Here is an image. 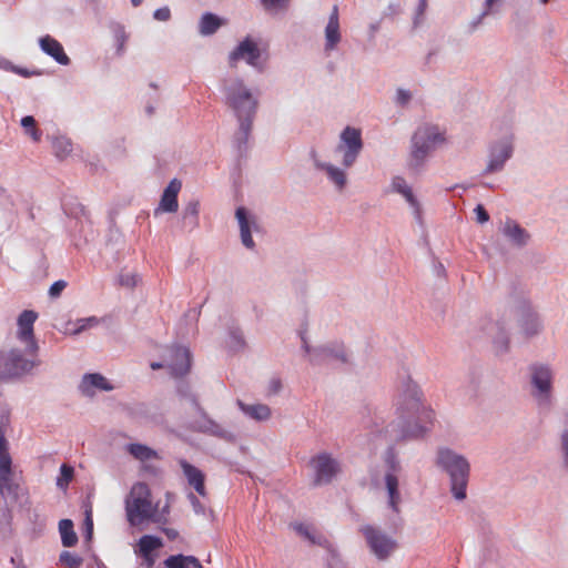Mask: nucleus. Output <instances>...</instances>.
<instances>
[{
	"mask_svg": "<svg viewBox=\"0 0 568 568\" xmlns=\"http://www.w3.org/2000/svg\"><path fill=\"white\" fill-rule=\"evenodd\" d=\"M422 395L420 388L409 376L402 382L399 415L390 424L392 432L397 433V443L423 438L428 432L424 424L433 423L434 412L423 405Z\"/></svg>",
	"mask_w": 568,
	"mask_h": 568,
	"instance_id": "1",
	"label": "nucleus"
},
{
	"mask_svg": "<svg viewBox=\"0 0 568 568\" xmlns=\"http://www.w3.org/2000/svg\"><path fill=\"white\" fill-rule=\"evenodd\" d=\"M436 465L448 475L453 497L458 501L466 499L470 475L467 458L452 448L440 447L437 450Z\"/></svg>",
	"mask_w": 568,
	"mask_h": 568,
	"instance_id": "2",
	"label": "nucleus"
},
{
	"mask_svg": "<svg viewBox=\"0 0 568 568\" xmlns=\"http://www.w3.org/2000/svg\"><path fill=\"white\" fill-rule=\"evenodd\" d=\"M224 103L234 113L237 121L254 120L258 109V100L241 78L224 79L221 83Z\"/></svg>",
	"mask_w": 568,
	"mask_h": 568,
	"instance_id": "3",
	"label": "nucleus"
},
{
	"mask_svg": "<svg viewBox=\"0 0 568 568\" xmlns=\"http://www.w3.org/2000/svg\"><path fill=\"white\" fill-rule=\"evenodd\" d=\"M176 394L181 399H187L200 416V419L194 420L191 425V428L194 432L216 437L230 444L236 443V434L225 429L209 416L199 403L196 395L192 392L191 385L186 381L181 378L176 383Z\"/></svg>",
	"mask_w": 568,
	"mask_h": 568,
	"instance_id": "4",
	"label": "nucleus"
},
{
	"mask_svg": "<svg viewBox=\"0 0 568 568\" xmlns=\"http://www.w3.org/2000/svg\"><path fill=\"white\" fill-rule=\"evenodd\" d=\"M444 141L445 136L436 125L418 126L410 139L408 170L415 174L422 172L429 154Z\"/></svg>",
	"mask_w": 568,
	"mask_h": 568,
	"instance_id": "5",
	"label": "nucleus"
},
{
	"mask_svg": "<svg viewBox=\"0 0 568 568\" xmlns=\"http://www.w3.org/2000/svg\"><path fill=\"white\" fill-rule=\"evenodd\" d=\"M131 494H136V496L132 500L125 499V515L130 526L135 527L152 517V508L154 506L150 498L151 490L146 483H136Z\"/></svg>",
	"mask_w": 568,
	"mask_h": 568,
	"instance_id": "6",
	"label": "nucleus"
},
{
	"mask_svg": "<svg viewBox=\"0 0 568 568\" xmlns=\"http://www.w3.org/2000/svg\"><path fill=\"white\" fill-rule=\"evenodd\" d=\"M513 292L510 297L515 302V314L517 316V324L526 338H531L542 331V322L537 312L534 311L529 301L520 295H517V285L513 283Z\"/></svg>",
	"mask_w": 568,
	"mask_h": 568,
	"instance_id": "7",
	"label": "nucleus"
},
{
	"mask_svg": "<svg viewBox=\"0 0 568 568\" xmlns=\"http://www.w3.org/2000/svg\"><path fill=\"white\" fill-rule=\"evenodd\" d=\"M531 395L540 407H549L552 393V372L546 364L534 363L529 366Z\"/></svg>",
	"mask_w": 568,
	"mask_h": 568,
	"instance_id": "8",
	"label": "nucleus"
},
{
	"mask_svg": "<svg viewBox=\"0 0 568 568\" xmlns=\"http://www.w3.org/2000/svg\"><path fill=\"white\" fill-rule=\"evenodd\" d=\"M363 148L364 142L362 131L357 128L347 125L339 134V141L335 148V153L343 154L342 165L348 169L354 165Z\"/></svg>",
	"mask_w": 568,
	"mask_h": 568,
	"instance_id": "9",
	"label": "nucleus"
},
{
	"mask_svg": "<svg viewBox=\"0 0 568 568\" xmlns=\"http://www.w3.org/2000/svg\"><path fill=\"white\" fill-rule=\"evenodd\" d=\"M34 363L24 357L18 348L8 352H0V379L19 378L29 373Z\"/></svg>",
	"mask_w": 568,
	"mask_h": 568,
	"instance_id": "10",
	"label": "nucleus"
},
{
	"mask_svg": "<svg viewBox=\"0 0 568 568\" xmlns=\"http://www.w3.org/2000/svg\"><path fill=\"white\" fill-rule=\"evenodd\" d=\"M163 358L171 376L175 378H182L191 371L192 353L186 346L176 343L165 346Z\"/></svg>",
	"mask_w": 568,
	"mask_h": 568,
	"instance_id": "11",
	"label": "nucleus"
},
{
	"mask_svg": "<svg viewBox=\"0 0 568 568\" xmlns=\"http://www.w3.org/2000/svg\"><path fill=\"white\" fill-rule=\"evenodd\" d=\"M361 532L365 537L372 554H374L378 560L388 559L392 552L398 547L395 539L372 525L363 526Z\"/></svg>",
	"mask_w": 568,
	"mask_h": 568,
	"instance_id": "12",
	"label": "nucleus"
},
{
	"mask_svg": "<svg viewBox=\"0 0 568 568\" xmlns=\"http://www.w3.org/2000/svg\"><path fill=\"white\" fill-rule=\"evenodd\" d=\"M513 141L514 136L509 134L489 145L488 162L481 175H488L504 170L506 162L514 154Z\"/></svg>",
	"mask_w": 568,
	"mask_h": 568,
	"instance_id": "13",
	"label": "nucleus"
},
{
	"mask_svg": "<svg viewBox=\"0 0 568 568\" xmlns=\"http://www.w3.org/2000/svg\"><path fill=\"white\" fill-rule=\"evenodd\" d=\"M311 464L315 470L314 486L328 485L341 473L339 462L326 452L313 456Z\"/></svg>",
	"mask_w": 568,
	"mask_h": 568,
	"instance_id": "14",
	"label": "nucleus"
},
{
	"mask_svg": "<svg viewBox=\"0 0 568 568\" xmlns=\"http://www.w3.org/2000/svg\"><path fill=\"white\" fill-rule=\"evenodd\" d=\"M261 49L257 42L251 37L246 36L229 53V62L233 65L240 60H244L248 65L263 72V65L260 62Z\"/></svg>",
	"mask_w": 568,
	"mask_h": 568,
	"instance_id": "15",
	"label": "nucleus"
},
{
	"mask_svg": "<svg viewBox=\"0 0 568 568\" xmlns=\"http://www.w3.org/2000/svg\"><path fill=\"white\" fill-rule=\"evenodd\" d=\"M331 361L351 364L349 354L343 342L332 341L315 346L314 356L311 359L313 366H322Z\"/></svg>",
	"mask_w": 568,
	"mask_h": 568,
	"instance_id": "16",
	"label": "nucleus"
},
{
	"mask_svg": "<svg viewBox=\"0 0 568 568\" xmlns=\"http://www.w3.org/2000/svg\"><path fill=\"white\" fill-rule=\"evenodd\" d=\"M235 219L240 227V237L243 246L250 251H254L256 244L253 240L252 232H258L260 225L257 217L245 206H237L235 210Z\"/></svg>",
	"mask_w": 568,
	"mask_h": 568,
	"instance_id": "17",
	"label": "nucleus"
},
{
	"mask_svg": "<svg viewBox=\"0 0 568 568\" xmlns=\"http://www.w3.org/2000/svg\"><path fill=\"white\" fill-rule=\"evenodd\" d=\"M38 318V313L32 310H24L20 313L17 320L18 325V338L21 342L27 343V351L36 353L38 351V344L34 338L33 325Z\"/></svg>",
	"mask_w": 568,
	"mask_h": 568,
	"instance_id": "18",
	"label": "nucleus"
},
{
	"mask_svg": "<svg viewBox=\"0 0 568 568\" xmlns=\"http://www.w3.org/2000/svg\"><path fill=\"white\" fill-rule=\"evenodd\" d=\"M182 187V183L178 179H172L166 187L164 189L159 205L154 210V215L158 216L160 213H175L179 209V192Z\"/></svg>",
	"mask_w": 568,
	"mask_h": 568,
	"instance_id": "19",
	"label": "nucleus"
},
{
	"mask_svg": "<svg viewBox=\"0 0 568 568\" xmlns=\"http://www.w3.org/2000/svg\"><path fill=\"white\" fill-rule=\"evenodd\" d=\"M78 388L82 395L92 397L95 393L94 389L111 392L114 389V386L100 373H85Z\"/></svg>",
	"mask_w": 568,
	"mask_h": 568,
	"instance_id": "20",
	"label": "nucleus"
},
{
	"mask_svg": "<svg viewBox=\"0 0 568 568\" xmlns=\"http://www.w3.org/2000/svg\"><path fill=\"white\" fill-rule=\"evenodd\" d=\"M294 530L305 538L311 545L324 548L333 559H338L337 548L322 534H316L303 523L293 525Z\"/></svg>",
	"mask_w": 568,
	"mask_h": 568,
	"instance_id": "21",
	"label": "nucleus"
},
{
	"mask_svg": "<svg viewBox=\"0 0 568 568\" xmlns=\"http://www.w3.org/2000/svg\"><path fill=\"white\" fill-rule=\"evenodd\" d=\"M501 233L508 240V242L517 248L525 247L530 240V234L528 231L524 229L517 221L510 217L505 220L501 227Z\"/></svg>",
	"mask_w": 568,
	"mask_h": 568,
	"instance_id": "22",
	"label": "nucleus"
},
{
	"mask_svg": "<svg viewBox=\"0 0 568 568\" xmlns=\"http://www.w3.org/2000/svg\"><path fill=\"white\" fill-rule=\"evenodd\" d=\"M39 45L42 52L51 57L57 63L61 65H69L71 63L62 44L53 37L45 34L39 38Z\"/></svg>",
	"mask_w": 568,
	"mask_h": 568,
	"instance_id": "23",
	"label": "nucleus"
},
{
	"mask_svg": "<svg viewBox=\"0 0 568 568\" xmlns=\"http://www.w3.org/2000/svg\"><path fill=\"white\" fill-rule=\"evenodd\" d=\"M179 464L187 479L189 485L192 486L200 496H205L206 490L204 473L196 466L189 463L186 459H180Z\"/></svg>",
	"mask_w": 568,
	"mask_h": 568,
	"instance_id": "24",
	"label": "nucleus"
},
{
	"mask_svg": "<svg viewBox=\"0 0 568 568\" xmlns=\"http://www.w3.org/2000/svg\"><path fill=\"white\" fill-rule=\"evenodd\" d=\"M237 122L239 128L233 136V146L236 150L237 158L242 159L246 156L248 150V139L252 133L254 120H242Z\"/></svg>",
	"mask_w": 568,
	"mask_h": 568,
	"instance_id": "25",
	"label": "nucleus"
},
{
	"mask_svg": "<svg viewBox=\"0 0 568 568\" xmlns=\"http://www.w3.org/2000/svg\"><path fill=\"white\" fill-rule=\"evenodd\" d=\"M341 38L338 7L334 4L325 27V51L334 50L339 43Z\"/></svg>",
	"mask_w": 568,
	"mask_h": 568,
	"instance_id": "26",
	"label": "nucleus"
},
{
	"mask_svg": "<svg viewBox=\"0 0 568 568\" xmlns=\"http://www.w3.org/2000/svg\"><path fill=\"white\" fill-rule=\"evenodd\" d=\"M224 24H226V19L216 13L206 11L200 18L199 33L203 37L213 36Z\"/></svg>",
	"mask_w": 568,
	"mask_h": 568,
	"instance_id": "27",
	"label": "nucleus"
},
{
	"mask_svg": "<svg viewBox=\"0 0 568 568\" xmlns=\"http://www.w3.org/2000/svg\"><path fill=\"white\" fill-rule=\"evenodd\" d=\"M316 169L320 171H325L328 180L335 184L338 191L344 190L347 184V178L344 170L337 168L331 163L316 161Z\"/></svg>",
	"mask_w": 568,
	"mask_h": 568,
	"instance_id": "28",
	"label": "nucleus"
},
{
	"mask_svg": "<svg viewBox=\"0 0 568 568\" xmlns=\"http://www.w3.org/2000/svg\"><path fill=\"white\" fill-rule=\"evenodd\" d=\"M164 568H203L199 558L193 555H170L163 561Z\"/></svg>",
	"mask_w": 568,
	"mask_h": 568,
	"instance_id": "29",
	"label": "nucleus"
},
{
	"mask_svg": "<svg viewBox=\"0 0 568 568\" xmlns=\"http://www.w3.org/2000/svg\"><path fill=\"white\" fill-rule=\"evenodd\" d=\"M385 486L388 497V506L395 513L398 515L400 513L399 510V503H400V493H399V481L398 477H393L392 475H385Z\"/></svg>",
	"mask_w": 568,
	"mask_h": 568,
	"instance_id": "30",
	"label": "nucleus"
},
{
	"mask_svg": "<svg viewBox=\"0 0 568 568\" xmlns=\"http://www.w3.org/2000/svg\"><path fill=\"white\" fill-rule=\"evenodd\" d=\"M246 347V341L242 329L236 325L227 327V339L226 348L231 354H236L244 351Z\"/></svg>",
	"mask_w": 568,
	"mask_h": 568,
	"instance_id": "31",
	"label": "nucleus"
},
{
	"mask_svg": "<svg viewBox=\"0 0 568 568\" xmlns=\"http://www.w3.org/2000/svg\"><path fill=\"white\" fill-rule=\"evenodd\" d=\"M200 201L192 199L182 210V223L184 227L194 230L199 226Z\"/></svg>",
	"mask_w": 568,
	"mask_h": 568,
	"instance_id": "32",
	"label": "nucleus"
},
{
	"mask_svg": "<svg viewBox=\"0 0 568 568\" xmlns=\"http://www.w3.org/2000/svg\"><path fill=\"white\" fill-rule=\"evenodd\" d=\"M59 534L61 537V544L65 548L74 547L78 541V535L74 530V524L69 518H63L59 521Z\"/></svg>",
	"mask_w": 568,
	"mask_h": 568,
	"instance_id": "33",
	"label": "nucleus"
},
{
	"mask_svg": "<svg viewBox=\"0 0 568 568\" xmlns=\"http://www.w3.org/2000/svg\"><path fill=\"white\" fill-rule=\"evenodd\" d=\"M237 405L246 416L257 422L267 420L271 416V408L265 404L250 405L239 399Z\"/></svg>",
	"mask_w": 568,
	"mask_h": 568,
	"instance_id": "34",
	"label": "nucleus"
},
{
	"mask_svg": "<svg viewBox=\"0 0 568 568\" xmlns=\"http://www.w3.org/2000/svg\"><path fill=\"white\" fill-rule=\"evenodd\" d=\"M164 545L163 539L155 535H143L138 541L136 555L156 554Z\"/></svg>",
	"mask_w": 568,
	"mask_h": 568,
	"instance_id": "35",
	"label": "nucleus"
},
{
	"mask_svg": "<svg viewBox=\"0 0 568 568\" xmlns=\"http://www.w3.org/2000/svg\"><path fill=\"white\" fill-rule=\"evenodd\" d=\"M393 190L399 194H402L405 200L408 202L410 206L416 210V213L419 215V202L413 190L409 185H407L406 181L402 176H395L392 182Z\"/></svg>",
	"mask_w": 568,
	"mask_h": 568,
	"instance_id": "36",
	"label": "nucleus"
},
{
	"mask_svg": "<svg viewBox=\"0 0 568 568\" xmlns=\"http://www.w3.org/2000/svg\"><path fill=\"white\" fill-rule=\"evenodd\" d=\"M6 476H12V458L6 436L0 435V477L2 481H6Z\"/></svg>",
	"mask_w": 568,
	"mask_h": 568,
	"instance_id": "37",
	"label": "nucleus"
},
{
	"mask_svg": "<svg viewBox=\"0 0 568 568\" xmlns=\"http://www.w3.org/2000/svg\"><path fill=\"white\" fill-rule=\"evenodd\" d=\"M105 250L110 251L115 258H118L119 254L124 250L123 235L115 225H112L109 229L105 241Z\"/></svg>",
	"mask_w": 568,
	"mask_h": 568,
	"instance_id": "38",
	"label": "nucleus"
},
{
	"mask_svg": "<svg viewBox=\"0 0 568 568\" xmlns=\"http://www.w3.org/2000/svg\"><path fill=\"white\" fill-rule=\"evenodd\" d=\"M128 452L131 456H133L135 459L145 462L152 458L158 457L156 450L152 449L151 447L140 444V443H131L128 445Z\"/></svg>",
	"mask_w": 568,
	"mask_h": 568,
	"instance_id": "39",
	"label": "nucleus"
},
{
	"mask_svg": "<svg viewBox=\"0 0 568 568\" xmlns=\"http://www.w3.org/2000/svg\"><path fill=\"white\" fill-rule=\"evenodd\" d=\"M110 29L113 33V37H114V40H115V44H116V54L120 57L124 53V50H125V42L128 41V33L125 32V28L122 23L120 22H111L110 23Z\"/></svg>",
	"mask_w": 568,
	"mask_h": 568,
	"instance_id": "40",
	"label": "nucleus"
},
{
	"mask_svg": "<svg viewBox=\"0 0 568 568\" xmlns=\"http://www.w3.org/2000/svg\"><path fill=\"white\" fill-rule=\"evenodd\" d=\"M52 149L54 155L63 160L72 152V142L67 136H55L52 139Z\"/></svg>",
	"mask_w": 568,
	"mask_h": 568,
	"instance_id": "41",
	"label": "nucleus"
},
{
	"mask_svg": "<svg viewBox=\"0 0 568 568\" xmlns=\"http://www.w3.org/2000/svg\"><path fill=\"white\" fill-rule=\"evenodd\" d=\"M74 477V467L70 464L63 463L60 466L59 475L55 480V485L59 489L65 491L73 480Z\"/></svg>",
	"mask_w": 568,
	"mask_h": 568,
	"instance_id": "42",
	"label": "nucleus"
},
{
	"mask_svg": "<svg viewBox=\"0 0 568 568\" xmlns=\"http://www.w3.org/2000/svg\"><path fill=\"white\" fill-rule=\"evenodd\" d=\"M385 464L387 467L385 475H392L393 477H398L397 474L400 470V463L397 457V453L394 446H388L385 452Z\"/></svg>",
	"mask_w": 568,
	"mask_h": 568,
	"instance_id": "43",
	"label": "nucleus"
},
{
	"mask_svg": "<svg viewBox=\"0 0 568 568\" xmlns=\"http://www.w3.org/2000/svg\"><path fill=\"white\" fill-rule=\"evenodd\" d=\"M99 323V320L95 316L79 318L75 322H68L67 331H69L72 335H79L80 333L84 332L85 329L97 325Z\"/></svg>",
	"mask_w": 568,
	"mask_h": 568,
	"instance_id": "44",
	"label": "nucleus"
},
{
	"mask_svg": "<svg viewBox=\"0 0 568 568\" xmlns=\"http://www.w3.org/2000/svg\"><path fill=\"white\" fill-rule=\"evenodd\" d=\"M93 515H92V507L88 506L84 510V518H83V542L90 545L93 540Z\"/></svg>",
	"mask_w": 568,
	"mask_h": 568,
	"instance_id": "45",
	"label": "nucleus"
},
{
	"mask_svg": "<svg viewBox=\"0 0 568 568\" xmlns=\"http://www.w3.org/2000/svg\"><path fill=\"white\" fill-rule=\"evenodd\" d=\"M497 333L494 336V345L500 353H506L509 348V336L500 323H496Z\"/></svg>",
	"mask_w": 568,
	"mask_h": 568,
	"instance_id": "46",
	"label": "nucleus"
},
{
	"mask_svg": "<svg viewBox=\"0 0 568 568\" xmlns=\"http://www.w3.org/2000/svg\"><path fill=\"white\" fill-rule=\"evenodd\" d=\"M61 205H62V209L65 212V214L72 216L77 220L81 216L87 217L85 206L82 205L81 203L71 204L67 199H64V200H62Z\"/></svg>",
	"mask_w": 568,
	"mask_h": 568,
	"instance_id": "47",
	"label": "nucleus"
},
{
	"mask_svg": "<svg viewBox=\"0 0 568 568\" xmlns=\"http://www.w3.org/2000/svg\"><path fill=\"white\" fill-rule=\"evenodd\" d=\"M59 561L62 565L68 566L69 568H78L82 565V557L74 555L68 550H63L59 556Z\"/></svg>",
	"mask_w": 568,
	"mask_h": 568,
	"instance_id": "48",
	"label": "nucleus"
},
{
	"mask_svg": "<svg viewBox=\"0 0 568 568\" xmlns=\"http://www.w3.org/2000/svg\"><path fill=\"white\" fill-rule=\"evenodd\" d=\"M11 511L8 508L0 510V534L3 538L10 535L11 532Z\"/></svg>",
	"mask_w": 568,
	"mask_h": 568,
	"instance_id": "49",
	"label": "nucleus"
},
{
	"mask_svg": "<svg viewBox=\"0 0 568 568\" xmlns=\"http://www.w3.org/2000/svg\"><path fill=\"white\" fill-rule=\"evenodd\" d=\"M560 448L562 453V467L568 471V422L560 435Z\"/></svg>",
	"mask_w": 568,
	"mask_h": 568,
	"instance_id": "50",
	"label": "nucleus"
},
{
	"mask_svg": "<svg viewBox=\"0 0 568 568\" xmlns=\"http://www.w3.org/2000/svg\"><path fill=\"white\" fill-rule=\"evenodd\" d=\"M403 9L399 2H390L383 11L381 19H395L402 13Z\"/></svg>",
	"mask_w": 568,
	"mask_h": 568,
	"instance_id": "51",
	"label": "nucleus"
},
{
	"mask_svg": "<svg viewBox=\"0 0 568 568\" xmlns=\"http://www.w3.org/2000/svg\"><path fill=\"white\" fill-rule=\"evenodd\" d=\"M427 0H418V3H417V7H416V10H415V14H414V18H413V28L416 29L419 27V24L422 23L423 21V16L427 9Z\"/></svg>",
	"mask_w": 568,
	"mask_h": 568,
	"instance_id": "52",
	"label": "nucleus"
},
{
	"mask_svg": "<svg viewBox=\"0 0 568 568\" xmlns=\"http://www.w3.org/2000/svg\"><path fill=\"white\" fill-rule=\"evenodd\" d=\"M68 283L64 280H58L53 282L48 291V294L51 298H58L62 294L63 290L67 287Z\"/></svg>",
	"mask_w": 568,
	"mask_h": 568,
	"instance_id": "53",
	"label": "nucleus"
},
{
	"mask_svg": "<svg viewBox=\"0 0 568 568\" xmlns=\"http://www.w3.org/2000/svg\"><path fill=\"white\" fill-rule=\"evenodd\" d=\"M412 100V93L405 89H397L395 103L402 108L406 106Z\"/></svg>",
	"mask_w": 568,
	"mask_h": 568,
	"instance_id": "54",
	"label": "nucleus"
},
{
	"mask_svg": "<svg viewBox=\"0 0 568 568\" xmlns=\"http://www.w3.org/2000/svg\"><path fill=\"white\" fill-rule=\"evenodd\" d=\"M261 2L266 10L286 9L288 7V0H261Z\"/></svg>",
	"mask_w": 568,
	"mask_h": 568,
	"instance_id": "55",
	"label": "nucleus"
},
{
	"mask_svg": "<svg viewBox=\"0 0 568 568\" xmlns=\"http://www.w3.org/2000/svg\"><path fill=\"white\" fill-rule=\"evenodd\" d=\"M474 212L476 214V221L479 224H485L490 219L489 213L487 212L483 204H477L476 207L474 209Z\"/></svg>",
	"mask_w": 568,
	"mask_h": 568,
	"instance_id": "56",
	"label": "nucleus"
},
{
	"mask_svg": "<svg viewBox=\"0 0 568 568\" xmlns=\"http://www.w3.org/2000/svg\"><path fill=\"white\" fill-rule=\"evenodd\" d=\"M12 73H16L22 78H30L33 75H41L42 71L41 70H29L24 67H19V65L14 64V70Z\"/></svg>",
	"mask_w": 568,
	"mask_h": 568,
	"instance_id": "57",
	"label": "nucleus"
},
{
	"mask_svg": "<svg viewBox=\"0 0 568 568\" xmlns=\"http://www.w3.org/2000/svg\"><path fill=\"white\" fill-rule=\"evenodd\" d=\"M171 18V10L169 7H161L154 10L153 19L158 21H169Z\"/></svg>",
	"mask_w": 568,
	"mask_h": 568,
	"instance_id": "58",
	"label": "nucleus"
},
{
	"mask_svg": "<svg viewBox=\"0 0 568 568\" xmlns=\"http://www.w3.org/2000/svg\"><path fill=\"white\" fill-rule=\"evenodd\" d=\"M382 19L369 23L367 31V39L371 43H375L376 33L381 30Z\"/></svg>",
	"mask_w": 568,
	"mask_h": 568,
	"instance_id": "59",
	"label": "nucleus"
},
{
	"mask_svg": "<svg viewBox=\"0 0 568 568\" xmlns=\"http://www.w3.org/2000/svg\"><path fill=\"white\" fill-rule=\"evenodd\" d=\"M119 283L121 286L134 287L136 285V276L133 274H121L119 276Z\"/></svg>",
	"mask_w": 568,
	"mask_h": 568,
	"instance_id": "60",
	"label": "nucleus"
},
{
	"mask_svg": "<svg viewBox=\"0 0 568 568\" xmlns=\"http://www.w3.org/2000/svg\"><path fill=\"white\" fill-rule=\"evenodd\" d=\"M21 126L29 133L36 128L37 121L32 115H24L20 121Z\"/></svg>",
	"mask_w": 568,
	"mask_h": 568,
	"instance_id": "61",
	"label": "nucleus"
},
{
	"mask_svg": "<svg viewBox=\"0 0 568 568\" xmlns=\"http://www.w3.org/2000/svg\"><path fill=\"white\" fill-rule=\"evenodd\" d=\"M142 559V566L144 568H153L155 565L156 554H148V555H138Z\"/></svg>",
	"mask_w": 568,
	"mask_h": 568,
	"instance_id": "62",
	"label": "nucleus"
},
{
	"mask_svg": "<svg viewBox=\"0 0 568 568\" xmlns=\"http://www.w3.org/2000/svg\"><path fill=\"white\" fill-rule=\"evenodd\" d=\"M94 239V232L91 230L89 233L84 235L83 239H73V245L77 248H81L83 245L88 244L90 241Z\"/></svg>",
	"mask_w": 568,
	"mask_h": 568,
	"instance_id": "63",
	"label": "nucleus"
},
{
	"mask_svg": "<svg viewBox=\"0 0 568 568\" xmlns=\"http://www.w3.org/2000/svg\"><path fill=\"white\" fill-rule=\"evenodd\" d=\"M488 14H484V10L480 14H478L475 19H473L468 24V32L473 33L477 30V28L483 23V20Z\"/></svg>",
	"mask_w": 568,
	"mask_h": 568,
	"instance_id": "64",
	"label": "nucleus"
}]
</instances>
